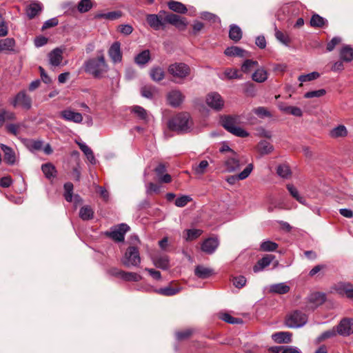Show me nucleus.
<instances>
[{
  "label": "nucleus",
  "instance_id": "20",
  "mask_svg": "<svg viewBox=\"0 0 353 353\" xmlns=\"http://www.w3.org/2000/svg\"><path fill=\"white\" fill-rule=\"evenodd\" d=\"M334 289L339 294L353 299V285L351 283L340 282L336 284Z\"/></svg>",
  "mask_w": 353,
  "mask_h": 353
},
{
  "label": "nucleus",
  "instance_id": "33",
  "mask_svg": "<svg viewBox=\"0 0 353 353\" xmlns=\"http://www.w3.org/2000/svg\"><path fill=\"white\" fill-rule=\"evenodd\" d=\"M292 334L288 332H279L272 335V339L279 343L291 342Z\"/></svg>",
  "mask_w": 353,
  "mask_h": 353
},
{
  "label": "nucleus",
  "instance_id": "37",
  "mask_svg": "<svg viewBox=\"0 0 353 353\" xmlns=\"http://www.w3.org/2000/svg\"><path fill=\"white\" fill-rule=\"evenodd\" d=\"M257 150L261 154L265 155L271 153L274 150V147L268 141L262 140L259 143Z\"/></svg>",
  "mask_w": 353,
  "mask_h": 353
},
{
  "label": "nucleus",
  "instance_id": "32",
  "mask_svg": "<svg viewBox=\"0 0 353 353\" xmlns=\"http://www.w3.org/2000/svg\"><path fill=\"white\" fill-rule=\"evenodd\" d=\"M268 78V73L264 68H257L252 75V79L257 83H263Z\"/></svg>",
  "mask_w": 353,
  "mask_h": 353
},
{
  "label": "nucleus",
  "instance_id": "27",
  "mask_svg": "<svg viewBox=\"0 0 353 353\" xmlns=\"http://www.w3.org/2000/svg\"><path fill=\"white\" fill-rule=\"evenodd\" d=\"M339 57L345 63H350L353 60V48L350 45H344L340 50Z\"/></svg>",
  "mask_w": 353,
  "mask_h": 353
},
{
  "label": "nucleus",
  "instance_id": "10",
  "mask_svg": "<svg viewBox=\"0 0 353 353\" xmlns=\"http://www.w3.org/2000/svg\"><path fill=\"white\" fill-rule=\"evenodd\" d=\"M145 19L150 27L154 30H159L165 28L164 16L162 15L161 12L158 14H147Z\"/></svg>",
  "mask_w": 353,
  "mask_h": 353
},
{
  "label": "nucleus",
  "instance_id": "34",
  "mask_svg": "<svg viewBox=\"0 0 353 353\" xmlns=\"http://www.w3.org/2000/svg\"><path fill=\"white\" fill-rule=\"evenodd\" d=\"M290 291V286L285 283L272 284L270 286V292L279 294H287Z\"/></svg>",
  "mask_w": 353,
  "mask_h": 353
},
{
  "label": "nucleus",
  "instance_id": "56",
  "mask_svg": "<svg viewBox=\"0 0 353 353\" xmlns=\"http://www.w3.org/2000/svg\"><path fill=\"white\" fill-rule=\"evenodd\" d=\"M318 77H319V73L317 72H313L307 74H302L299 76V81L303 83L316 79Z\"/></svg>",
  "mask_w": 353,
  "mask_h": 353
},
{
  "label": "nucleus",
  "instance_id": "62",
  "mask_svg": "<svg viewBox=\"0 0 353 353\" xmlns=\"http://www.w3.org/2000/svg\"><path fill=\"white\" fill-rule=\"evenodd\" d=\"M190 201H191V198L189 196L183 195V196H181L177 198L175 200V205L177 207L182 208V207H184L185 205H186L188 204V203Z\"/></svg>",
  "mask_w": 353,
  "mask_h": 353
},
{
  "label": "nucleus",
  "instance_id": "13",
  "mask_svg": "<svg viewBox=\"0 0 353 353\" xmlns=\"http://www.w3.org/2000/svg\"><path fill=\"white\" fill-rule=\"evenodd\" d=\"M184 99L185 95L178 89L171 90L167 94L168 103L174 108L179 107Z\"/></svg>",
  "mask_w": 353,
  "mask_h": 353
},
{
  "label": "nucleus",
  "instance_id": "45",
  "mask_svg": "<svg viewBox=\"0 0 353 353\" xmlns=\"http://www.w3.org/2000/svg\"><path fill=\"white\" fill-rule=\"evenodd\" d=\"M42 172L46 178L50 179L55 176L56 169L51 163H46L41 166Z\"/></svg>",
  "mask_w": 353,
  "mask_h": 353
},
{
  "label": "nucleus",
  "instance_id": "61",
  "mask_svg": "<svg viewBox=\"0 0 353 353\" xmlns=\"http://www.w3.org/2000/svg\"><path fill=\"white\" fill-rule=\"evenodd\" d=\"M233 285L237 288H243L246 283V279L243 276H239L233 277Z\"/></svg>",
  "mask_w": 353,
  "mask_h": 353
},
{
  "label": "nucleus",
  "instance_id": "35",
  "mask_svg": "<svg viewBox=\"0 0 353 353\" xmlns=\"http://www.w3.org/2000/svg\"><path fill=\"white\" fill-rule=\"evenodd\" d=\"M242 31L240 27L235 24L230 26L229 37L231 40L237 42L242 38Z\"/></svg>",
  "mask_w": 353,
  "mask_h": 353
},
{
  "label": "nucleus",
  "instance_id": "21",
  "mask_svg": "<svg viewBox=\"0 0 353 353\" xmlns=\"http://www.w3.org/2000/svg\"><path fill=\"white\" fill-rule=\"evenodd\" d=\"M274 258L275 256L272 254H266L254 265L253 271L255 273L263 271L266 267L270 265Z\"/></svg>",
  "mask_w": 353,
  "mask_h": 353
},
{
  "label": "nucleus",
  "instance_id": "40",
  "mask_svg": "<svg viewBox=\"0 0 353 353\" xmlns=\"http://www.w3.org/2000/svg\"><path fill=\"white\" fill-rule=\"evenodd\" d=\"M220 78L223 80L233 79H241L243 78V76L241 74H239V72L236 69L226 68L223 74V76L220 77Z\"/></svg>",
  "mask_w": 353,
  "mask_h": 353
},
{
  "label": "nucleus",
  "instance_id": "31",
  "mask_svg": "<svg viewBox=\"0 0 353 353\" xmlns=\"http://www.w3.org/2000/svg\"><path fill=\"white\" fill-rule=\"evenodd\" d=\"M42 10V5L38 1H32L26 7V14L30 19L34 18Z\"/></svg>",
  "mask_w": 353,
  "mask_h": 353
},
{
  "label": "nucleus",
  "instance_id": "63",
  "mask_svg": "<svg viewBox=\"0 0 353 353\" xmlns=\"http://www.w3.org/2000/svg\"><path fill=\"white\" fill-rule=\"evenodd\" d=\"M160 192V186L153 183H149L146 185V193L152 194L153 193L158 194Z\"/></svg>",
  "mask_w": 353,
  "mask_h": 353
},
{
  "label": "nucleus",
  "instance_id": "11",
  "mask_svg": "<svg viewBox=\"0 0 353 353\" xmlns=\"http://www.w3.org/2000/svg\"><path fill=\"white\" fill-rule=\"evenodd\" d=\"M207 105L215 110H220L224 105V101L217 92H210L206 96Z\"/></svg>",
  "mask_w": 353,
  "mask_h": 353
},
{
  "label": "nucleus",
  "instance_id": "9",
  "mask_svg": "<svg viewBox=\"0 0 353 353\" xmlns=\"http://www.w3.org/2000/svg\"><path fill=\"white\" fill-rule=\"evenodd\" d=\"M223 165L226 172H233L240 168L241 163L238 154L235 152H232V155L225 156Z\"/></svg>",
  "mask_w": 353,
  "mask_h": 353
},
{
  "label": "nucleus",
  "instance_id": "60",
  "mask_svg": "<svg viewBox=\"0 0 353 353\" xmlns=\"http://www.w3.org/2000/svg\"><path fill=\"white\" fill-rule=\"evenodd\" d=\"M132 112L137 115V117L142 119H147V112L146 110L141 106H134L132 108Z\"/></svg>",
  "mask_w": 353,
  "mask_h": 353
},
{
  "label": "nucleus",
  "instance_id": "41",
  "mask_svg": "<svg viewBox=\"0 0 353 353\" xmlns=\"http://www.w3.org/2000/svg\"><path fill=\"white\" fill-rule=\"evenodd\" d=\"M208 166V161L203 160L198 165H193L192 170L196 175L201 176L206 172Z\"/></svg>",
  "mask_w": 353,
  "mask_h": 353
},
{
  "label": "nucleus",
  "instance_id": "3",
  "mask_svg": "<svg viewBox=\"0 0 353 353\" xmlns=\"http://www.w3.org/2000/svg\"><path fill=\"white\" fill-rule=\"evenodd\" d=\"M307 322V316L299 310H295L286 316L285 323L290 328H299Z\"/></svg>",
  "mask_w": 353,
  "mask_h": 353
},
{
  "label": "nucleus",
  "instance_id": "39",
  "mask_svg": "<svg viewBox=\"0 0 353 353\" xmlns=\"http://www.w3.org/2000/svg\"><path fill=\"white\" fill-rule=\"evenodd\" d=\"M180 288L169 285L163 288L155 290V292L159 294L170 296L177 294L180 292Z\"/></svg>",
  "mask_w": 353,
  "mask_h": 353
},
{
  "label": "nucleus",
  "instance_id": "24",
  "mask_svg": "<svg viewBox=\"0 0 353 353\" xmlns=\"http://www.w3.org/2000/svg\"><path fill=\"white\" fill-rule=\"evenodd\" d=\"M15 41L12 38L0 39V52H14Z\"/></svg>",
  "mask_w": 353,
  "mask_h": 353
},
{
  "label": "nucleus",
  "instance_id": "14",
  "mask_svg": "<svg viewBox=\"0 0 353 353\" xmlns=\"http://www.w3.org/2000/svg\"><path fill=\"white\" fill-rule=\"evenodd\" d=\"M165 24L168 23L180 30H184L188 25L185 19L175 14H168L164 17Z\"/></svg>",
  "mask_w": 353,
  "mask_h": 353
},
{
  "label": "nucleus",
  "instance_id": "18",
  "mask_svg": "<svg viewBox=\"0 0 353 353\" xmlns=\"http://www.w3.org/2000/svg\"><path fill=\"white\" fill-rule=\"evenodd\" d=\"M63 50L59 48H56L50 52L48 54L49 63L52 66H59L63 60Z\"/></svg>",
  "mask_w": 353,
  "mask_h": 353
},
{
  "label": "nucleus",
  "instance_id": "44",
  "mask_svg": "<svg viewBox=\"0 0 353 353\" xmlns=\"http://www.w3.org/2000/svg\"><path fill=\"white\" fill-rule=\"evenodd\" d=\"M259 65L256 61L246 59L242 64L241 70L243 73H249Z\"/></svg>",
  "mask_w": 353,
  "mask_h": 353
},
{
  "label": "nucleus",
  "instance_id": "36",
  "mask_svg": "<svg viewBox=\"0 0 353 353\" xmlns=\"http://www.w3.org/2000/svg\"><path fill=\"white\" fill-rule=\"evenodd\" d=\"M150 59V53L148 50H145L139 53L134 58L135 63L143 66L145 65Z\"/></svg>",
  "mask_w": 353,
  "mask_h": 353
},
{
  "label": "nucleus",
  "instance_id": "7",
  "mask_svg": "<svg viewBox=\"0 0 353 353\" xmlns=\"http://www.w3.org/2000/svg\"><path fill=\"white\" fill-rule=\"evenodd\" d=\"M130 230V227L125 223L112 226L110 231H106L105 235L117 242L124 241L125 233Z\"/></svg>",
  "mask_w": 353,
  "mask_h": 353
},
{
  "label": "nucleus",
  "instance_id": "2",
  "mask_svg": "<svg viewBox=\"0 0 353 353\" xmlns=\"http://www.w3.org/2000/svg\"><path fill=\"white\" fill-rule=\"evenodd\" d=\"M192 125V121L188 113L182 112L169 120L168 127L170 130L178 132H187Z\"/></svg>",
  "mask_w": 353,
  "mask_h": 353
},
{
  "label": "nucleus",
  "instance_id": "6",
  "mask_svg": "<svg viewBox=\"0 0 353 353\" xmlns=\"http://www.w3.org/2000/svg\"><path fill=\"white\" fill-rule=\"evenodd\" d=\"M123 264L126 267L139 266L141 263V257L137 248L129 247L122 259Z\"/></svg>",
  "mask_w": 353,
  "mask_h": 353
},
{
  "label": "nucleus",
  "instance_id": "49",
  "mask_svg": "<svg viewBox=\"0 0 353 353\" xmlns=\"http://www.w3.org/2000/svg\"><path fill=\"white\" fill-rule=\"evenodd\" d=\"M327 23V20L317 14L312 15L310 20V25L312 27L321 28Z\"/></svg>",
  "mask_w": 353,
  "mask_h": 353
},
{
  "label": "nucleus",
  "instance_id": "12",
  "mask_svg": "<svg viewBox=\"0 0 353 353\" xmlns=\"http://www.w3.org/2000/svg\"><path fill=\"white\" fill-rule=\"evenodd\" d=\"M335 328L339 335L343 336H350L353 334V320L344 318Z\"/></svg>",
  "mask_w": 353,
  "mask_h": 353
},
{
  "label": "nucleus",
  "instance_id": "1",
  "mask_svg": "<svg viewBox=\"0 0 353 353\" xmlns=\"http://www.w3.org/2000/svg\"><path fill=\"white\" fill-rule=\"evenodd\" d=\"M108 65L103 54L97 57L91 58L84 63L85 71L95 78L102 77L103 74L108 71Z\"/></svg>",
  "mask_w": 353,
  "mask_h": 353
},
{
  "label": "nucleus",
  "instance_id": "43",
  "mask_svg": "<svg viewBox=\"0 0 353 353\" xmlns=\"http://www.w3.org/2000/svg\"><path fill=\"white\" fill-rule=\"evenodd\" d=\"M287 189L292 195L293 198H294L298 202L300 203L306 205L305 199L300 195L298 190L292 184L287 185Z\"/></svg>",
  "mask_w": 353,
  "mask_h": 353
},
{
  "label": "nucleus",
  "instance_id": "15",
  "mask_svg": "<svg viewBox=\"0 0 353 353\" xmlns=\"http://www.w3.org/2000/svg\"><path fill=\"white\" fill-rule=\"evenodd\" d=\"M60 117L65 121L75 123H81L83 121L82 114L74 111L71 108H66L60 112Z\"/></svg>",
  "mask_w": 353,
  "mask_h": 353
},
{
  "label": "nucleus",
  "instance_id": "4",
  "mask_svg": "<svg viewBox=\"0 0 353 353\" xmlns=\"http://www.w3.org/2000/svg\"><path fill=\"white\" fill-rule=\"evenodd\" d=\"M174 79L175 82H178L177 79L183 80L185 79L190 74V68L183 63H174L168 67V70Z\"/></svg>",
  "mask_w": 353,
  "mask_h": 353
},
{
  "label": "nucleus",
  "instance_id": "58",
  "mask_svg": "<svg viewBox=\"0 0 353 353\" xmlns=\"http://www.w3.org/2000/svg\"><path fill=\"white\" fill-rule=\"evenodd\" d=\"M155 92L156 89L154 87L145 86L141 88L142 96L148 99L152 98Z\"/></svg>",
  "mask_w": 353,
  "mask_h": 353
},
{
  "label": "nucleus",
  "instance_id": "8",
  "mask_svg": "<svg viewBox=\"0 0 353 353\" xmlns=\"http://www.w3.org/2000/svg\"><path fill=\"white\" fill-rule=\"evenodd\" d=\"M10 104L14 108L21 107L25 110H30L32 108V99L25 90H22L10 100Z\"/></svg>",
  "mask_w": 353,
  "mask_h": 353
},
{
  "label": "nucleus",
  "instance_id": "59",
  "mask_svg": "<svg viewBox=\"0 0 353 353\" xmlns=\"http://www.w3.org/2000/svg\"><path fill=\"white\" fill-rule=\"evenodd\" d=\"M221 319L223 321L231 324H238L242 322L241 319L232 317L230 314L227 313L222 314Z\"/></svg>",
  "mask_w": 353,
  "mask_h": 353
},
{
  "label": "nucleus",
  "instance_id": "50",
  "mask_svg": "<svg viewBox=\"0 0 353 353\" xmlns=\"http://www.w3.org/2000/svg\"><path fill=\"white\" fill-rule=\"evenodd\" d=\"M277 248L278 244L271 241H263L260 245V249L264 252H272Z\"/></svg>",
  "mask_w": 353,
  "mask_h": 353
},
{
  "label": "nucleus",
  "instance_id": "17",
  "mask_svg": "<svg viewBox=\"0 0 353 353\" xmlns=\"http://www.w3.org/2000/svg\"><path fill=\"white\" fill-rule=\"evenodd\" d=\"M108 55L114 63L121 62L122 52L121 43L119 41H115L111 45L108 50Z\"/></svg>",
  "mask_w": 353,
  "mask_h": 353
},
{
  "label": "nucleus",
  "instance_id": "47",
  "mask_svg": "<svg viewBox=\"0 0 353 353\" xmlns=\"http://www.w3.org/2000/svg\"><path fill=\"white\" fill-rule=\"evenodd\" d=\"M165 73L162 68L155 67L150 70V77L153 81H159L164 78Z\"/></svg>",
  "mask_w": 353,
  "mask_h": 353
},
{
  "label": "nucleus",
  "instance_id": "46",
  "mask_svg": "<svg viewBox=\"0 0 353 353\" xmlns=\"http://www.w3.org/2000/svg\"><path fill=\"white\" fill-rule=\"evenodd\" d=\"M94 212L92 209L88 205L83 206L80 209L79 216L81 219L86 221L93 218Z\"/></svg>",
  "mask_w": 353,
  "mask_h": 353
},
{
  "label": "nucleus",
  "instance_id": "28",
  "mask_svg": "<svg viewBox=\"0 0 353 353\" xmlns=\"http://www.w3.org/2000/svg\"><path fill=\"white\" fill-rule=\"evenodd\" d=\"M325 301V295L321 292H314L308 297V301L312 304L311 306L313 309L323 304Z\"/></svg>",
  "mask_w": 353,
  "mask_h": 353
},
{
  "label": "nucleus",
  "instance_id": "42",
  "mask_svg": "<svg viewBox=\"0 0 353 353\" xmlns=\"http://www.w3.org/2000/svg\"><path fill=\"white\" fill-rule=\"evenodd\" d=\"M168 6L170 10L176 12L185 13L187 12V8L185 5L179 1L171 0L168 3Z\"/></svg>",
  "mask_w": 353,
  "mask_h": 353
},
{
  "label": "nucleus",
  "instance_id": "30",
  "mask_svg": "<svg viewBox=\"0 0 353 353\" xmlns=\"http://www.w3.org/2000/svg\"><path fill=\"white\" fill-rule=\"evenodd\" d=\"M347 134V130L343 125H339L329 132V136L332 139L344 138Z\"/></svg>",
  "mask_w": 353,
  "mask_h": 353
},
{
  "label": "nucleus",
  "instance_id": "54",
  "mask_svg": "<svg viewBox=\"0 0 353 353\" xmlns=\"http://www.w3.org/2000/svg\"><path fill=\"white\" fill-rule=\"evenodd\" d=\"M186 232V241H192L198 238L201 234L202 230L198 229H190L185 230Z\"/></svg>",
  "mask_w": 353,
  "mask_h": 353
},
{
  "label": "nucleus",
  "instance_id": "55",
  "mask_svg": "<svg viewBox=\"0 0 353 353\" xmlns=\"http://www.w3.org/2000/svg\"><path fill=\"white\" fill-rule=\"evenodd\" d=\"M337 334V331L335 327H333L331 330H327L322 333L318 338L317 340L319 342H321L327 339L332 338L335 336Z\"/></svg>",
  "mask_w": 353,
  "mask_h": 353
},
{
  "label": "nucleus",
  "instance_id": "22",
  "mask_svg": "<svg viewBox=\"0 0 353 353\" xmlns=\"http://www.w3.org/2000/svg\"><path fill=\"white\" fill-rule=\"evenodd\" d=\"M219 245L218 239L216 238H208L205 239L202 245L201 250L207 254H212Z\"/></svg>",
  "mask_w": 353,
  "mask_h": 353
},
{
  "label": "nucleus",
  "instance_id": "26",
  "mask_svg": "<svg viewBox=\"0 0 353 353\" xmlns=\"http://www.w3.org/2000/svg\"><path fill=\"white\" fill-rule=\"evenodd\" d=\"M1 149L4 153V161L10 165H13L16 161V155L12 149L4 144L0 145Z\"/></svg>",
  "mask_w": 353,
  "mask_h": 353
},
{
  "label": "nucleus",
  "instance_id": "25",
  "mask_svg": "<svg viewBox=\"0 0 353 353\" xmlns=\"http://www.w3.org/2000/svg\"><path fill=\"white\" fill-rule=\"evenodd\" d=\"M152 261L154 265L163 270H167L169 268V258L166 255L159 254L152 257Z\"/></svg>",
  "mask_w": 353,
  "mask_h": 353
},
{
  "label": "nucleus",
  "instance_id": "48",
  "mask_svg": "<svg viewBox=\"0 0 353 353\" xmlns=\"http://www.w3.org/2000/svg\"><path fill=\"white\" fill-rule=\"evenodd\" d=\"M276 173L279 176L283 179L289 178L292 174L289 166L286 164L279 165L277 167Z\"/></svg>",
  "mask_w": 353,
  "mask_h": 353
},
{
  "label": "nucleus",
  "instance_id": "29",
  "mask_svg": "<svg viewBox=\"0 0 353 353\" xmlns=\"http://www.w3.org/2000/svg\"><path fill=\"white\" fill-rule=\"evenodd\" d=\"M195 275L200 279H207L214 274V270L212 268L204 265H197L194 269Z\"/></svg>",
  "mask_w": 353,
  "mask_h": 353
},
{
  "label": "nucleus",
  "instance_id": "57",
  "mask_svg": "<svg viewBox=\"0 0 353 353\" xmlns=\"http://www.w3.org/2000/svg\"><path fill=\"white\" fill-rule=\"evenodd\" d=\"M325 93H326V91L325 89H320L318 90L307 92L306 93H305L304 97L306 99H311V98H314V97L318 98V97H323V95L325 94Z\"/></svg>",
  "mask_w": 353,
  "mask_h": 353
},
{
  "label": "nucleus",
  "instance_id": "52",
  "mask_svg": "<svg viewBox=\"0 0 353 353\" xmlns=\"http://www.w3.org/2000/svg\"><path fill=\"white\" fill-rule=\"evenodd\" d=\"M92 7L91 0H81L78 4L79 12L83 13L89 11Z\"/></svg>",
  "mask_w": 353,
  "mask_h": 353
},
{
  "label": "nucleus",
  "instance_id": "16",
  "mask_svg": "<svg viewBox=\"0 0 353 353\" xmlns=\"http://www.w3.org/2000/svg\"><path fill=\"white\" fill-rule=\"evenodd\" d=\"M111 274L126 281H139L142 279V276L137 273L124 272L117 268L111 270Z\"/></svg>",
  "mask_w": 353,
  "mask_h": 353
},
{
  "label": "nucleus",
  "instance_id": "51",
  "mask_svg": "<svg viewBox=\"0 0 353 353\" xmlns=\"http://www.w3.org/2000/svg\"><path fill=\"white\" fill-rule=\"evenodd\" d=\"M275 37L279 42L284 44L285 46H288L290 43V39L289 36L277 29L275 30Z\"/></svg>",
  "mask_w": 353,
  "mask_h": 353
},
{
  "label": "nucleus",
  "instance_id": "23",
  "mask_svg": "<svg viewBox=\"0 0 353 353\" xmlns=\"http://www.w3.org/2000/svg\"><path fill=\"white\" fill-rule=\"evenodd\" d=\"M224 54L228 57H245L248 56V52L247 51L238 46L227 48L224 51Z\"/></svg>",
  "mask_w": 353,
  "mask_h": 353
},
{
  "label": "nucleus",
  "instance_id": "38",
  "mask_svg": "<svg viewBox=\"0 0 353 353\" xmlns=\"http://www.w3.org/2000/svg\"><path fill=\"white\" fill-rule=\"evenodd\" d=\"M79 146L81 151L83 152V154L86 156L88 160L91 164H96L97 160L94 157V153L90 148H89L85 143H79Z\"/></svg>",
  "mask_w": 353,
  "mask_h": 353
},
{
  "label": "nucleus",
  "instance_id": "64",
  "mask_svg": "<svg viewBox=\"0 0 353 353\" xmlns=\"http://www.w3.org/2000/svg\"><path fill=\"white\" fill-rule=\"evenodd\" d=\"M201 17L204 20H208L212 22H220L219 18L216 16L215 14L208 12H203L201 14Z\"/></svg>",
  "mask_w": 353,
  "mask_h": 353
},
{
  "label": "nucleus",
  "instance_id": "19",
  "mask_svg": "<svg viewBox=\"0 0 353 353\" xmlns=\"http://www.w3.org/2000/svg\"><path fill=\"white\" fill-rule=\"evenodd\" d=\"M253 164L249 163L246 168L240 172L238 175L230 176L226 178V181L228 183L233 185L239 180L245 179L249 176L253 170Z\"/></svg>",
  "mask_w": 353,
  "mask_h": 353
},
{
  "label": "nucleus",
  "instance_id": "5",
  "mask_svg": "<svg viewBox=\"0 0 353 353\" xmlns=\"http://www.w3.org/2000/svg\"><path fill=\"white\" fill-rule=\"evenodd\" d=\"M221 124L228 132L237 137H246L249 134L248 132L242 128L236 125V119L232 117L228 116L223 117L221 120Z\"/></svg>",
  "mask_w": 353,
  "mask_h": 353
},
{
  "label": "nucleus",
  "instance_id": "53",
  "mask_svg": "<svg viewBox=\"0 0 353 353\" xmlns=\"http://www.w3.org/2000/svg\"><path fill=\"white\" fill-rule=\"evenodd\" d=\"M73 185L70 182L64 184V197L68 202L72 200Z\"/></svg>",
  "mask_w": 353,
  "mask_h": 353
}]
</instances>
